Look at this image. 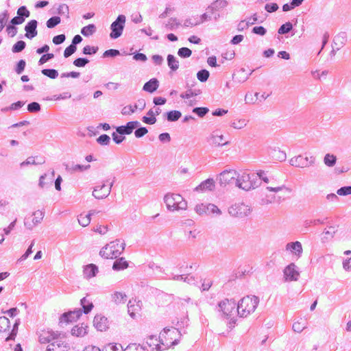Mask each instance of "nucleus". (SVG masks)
<instances>
[{
  "label": "nucleus",
  "mask_w": 351,
  "mask_h": 351,
  "mask_svg": "<svg viewBox=\"0 0 351 351\" xmlns=\"http://www.w3.org/2000/svg\"><path fill=\"white\" fill-rule=\"evenodd\" d=\"M219 311L223 318L228 321L230 328L236 324L238 313L237 303L234 300L224 299L218 304Z\"/></svg>",
  "instance_id": "obj_1"
},
{
  "label": "nucleus",
  "mask_w": 351,
  "mask_h": 351,
  "mask_svg": "<svg viewBox=\"0 0 351 351\" xmlns=\"http://www.w3.org/2000/svg\"><path fill=\"white\" fill-rule=\"evenodd\" d=\"M159 335L163 350L177 344L181 337L180 332L176 328H164Z\"/></svg>",
  "instance_id": "obj_2"
},
{
  "label": "nucleus",
  "mask_w": 351,
  "mask_h": 351,
  "mask_svg": "<svg viewBox=\"0 0 351 351\" xmlns=\"http://www.w3.org/2000/svg\"><path fill=\"white\" fill-rule=\"evenodd\" d=\"M258 302V298L256 296L243 298L240 302L237 304L238 313L242 317H247L255 311Z\"/></svg>",
  "instance_id": "obj_3"
},
{
  "label": "nucleus",
  "mask_w": 351,
  "mask_h": 351,
  "mask_svg": "<svg viewBox=\"0 0 351 351\" xmlns=\"http://www.w3.org/2000/svg\"><path fill=\"white\" fill-rule=\"evenodd\" d=\"M165 202L167 208L170 210H184L187 207V203L179 194L169 193L165 197Z\"/></svg>",
  "instance_id": "obj_4"
},
{
  "label": "nucleus",
  "mask_w": 351,
  "mask_h": 351,
  "mask_svg": "<svg viewBox=\"0 0 351 351\" xmlns=\"http://www.w3.org/2000/svg\"><path fill=\"white\" fill-rule=\"evenodd\" d=\"M124 250L123 243L112 241L107 244L100 251V255L106 259H113L118 257Z\"/></svg>",
  "instance_id": "obj_5"
},
{
  "label": "nucleus",
  "mask_w": 351,
  "mask_h": 351,
  "mask_svg": "<svg viewBox=\"0 0 351 351\" xmlns=\"http://www.w3.org/2000/svg\"><path fill=\"white\" fill-rule=\"evenodd\" d=\"M18 326L19 324L15 323L10 333V320L5 317H0V338H5V341L14 339L18 332Z\"/></svg>",
  "instance_id": "obj_6"
},
{
  "label": "nucleus",
  "mask_w": 351,
  "mask_h": 351,
  "mask_svg": "<svg viewBox=\"0 0 351 351\" xmlns=\"http://www.w3.org/2000/svg\"><path fill=\"white\" fill-rule=\"evenodd\" d=\"M254 176L248 173H243L237 178V186L242 189L248 191L254 187Z\"/></svg>",
  "instance_id": "obj_7"
},
{
  "label": "nucleus",
  "mask_w": 351,
  "mask_h": 351,
  "mask_svg": "<svg viewBox=\"0 0 351 351\" xmlns=\"http://www.w3.org/2000/svg\"><path fill=\"white\" fill-rule=\"evenodd\" d=\"M82 313L80 310H75L63 313L59 318V324L60 326H67L76 322L82 316Z\"/></svg>",
  "instance_id": "obj_8"
},
{
  "label": "nucleus",
  "mask_w": 351,
  "mask_h": 351,
  "mask_svg": "<svg viewBox=\"0 0 351 351\" xmlns=\"http://www.w3.org/2000/svg\"><path fill=\"white\" fill-rule=\"evenodd\" d=\"M125 23V16L124 15H119L117 20L111 25L112 32L110 36L112 38H117L122 34Z\"/></svg>",
  "instance_id": "obj_9"
},
{
  "label": "nucleus",
  "mask_w": 351,
  "mask_h": 351,
  "mask_svg": "<svg viewBox=\"0 0 351 351\" xmlns=\"http://www.w3.org/2000/svg\"><path fill=\"white\" fill-rule=\"evenodd\" d=\"M146 348L147 351H162L163 348H162V344L160 341V335L158 337L155 335H150L147 338L146 342Z\"/></svg>",
  "instance_id": "obj_10"
},
{
  "label": "nucleus",
  "mask_w": 351,
  "mask_h": 351,
  "mask_svg": "<svg viewBox=\"0 0 351 351\" xmlns=\"http://www.w3.org/2000/svg\"><path fill=\"white\" fill-rule=\"evenodd\" d=\"M313 162L314 160L313 157L308 158L307 156H304L302 155L294 156L291 159V164L293 166L301 168L306 167L313 164Z\"/></svg>",
  "instance_id": "obj_11"
},
{
  "label": "nucleus",
  "mask_w": 351,
  "mask_h": 351,
  "mask_svg": "<svg viewBox=\"0 0 351 351\" xmlns=\"http://www.w3.org/2000/svg\"><path fill=\"white\" fill-rule=\"evenodd\" d=\"M249 211V207L243 204H235L229 208L230 214L235 217L245 216Z\"/></svg>",
  "instance_id": "obj_12"
},
{
  "label": "nucleus",
  "mask_w": 351,
  "mask_h": 351,
  "mask_svg": "<svg viewBox=\"0 0 351 351\" xmlns=\"http://www.w3.org/2000/svg\"><path fill=\"white\" fill-rule=\"evenodd\" d=\"M111 184H101L95 187L93 192V196L97 199H103L106 197L110 192Z\"/></svg>",
  "instance_id": "obj_13"
},
{
  "label": "nucleus",
  "mask_w": 351,
  "mask_h": 351,
  "mask_svg": "<svg viewBox=\"0 0 351 351\" xmlns=\"http://www.w3.org/2000/svg\"><path fill=\"white\" fill-rule=\"evenodd\" d=\"M88 326L87 324L81 323L75 325L71 330V334L75 337H83L88 332Z\"/></svg>",
  "instance_id": "obj_14"
},
{
  "label": "nucleus",
  "mask_w": 351,
  "mask_h": 351,
  "mask_svg": "<svg viewBox=\"0 0 351 351\" xmlns=\"http://www.w3.org/2000/svg\"><path fill=\"white\" fill-rule=\"evenodd\" d=\"M93 326L97 330L106 331L108 328V319L101 315H96L93 319Z\"/></svg>",
  "instance_id": "obj_15"
},
{
  "label": "nucleus",
  "mask_w": 351,
  "mask_h": 351,
  "mask_svg": "<svg viewBox=\"0 0 351 351\" xmlns=\"http://www.w3.org/2000/svg\"><path fill=\"white\" fill-rule=\"evenodd\" d=\"M237 178V172L235 170H227L220 174L219 181L221 184H227Z\"/></svg>",
  "instance_id": "obj_16"
},
{
  "label": "nucleus",
  "mask_w": 351,
  "mask_h": 351,
  "mask_svg": "<svg viewBox=\"0 0 351 351\" xmlns=\"http://www.w3.org/2000/svg\"><path fill=\"white\" fill-rule=\"evenodd\" d=\"M43 212L40 210L34 211L32 215L26 219L25 225L31 228L33 226L40 223L43 219Z\"/></svg>",
  "instance_id": "obj_17"
},
{
  "label": "nucleus",
  "mask_w": 351,
  "mask_h": 351,
  "mask_svg": "<svg viewBox=\"0 0 351 351\" xmlns=\"http://www.w3.org/2000/svg\"><path fill=\"white\" fill-rule=\"evenodd\" d=\"M215 184L213 179L209 178L201 182L195 188V191L199 193L211 191L215 189Z\"/></svg>",
  "instance_id": "obj_18"
},
{
  "label": "nucleus",
  "mask_w": 351,
  "mask_h": 351,
  "mask_svg": "<svg viewBox=\"0 0 351 351\" xmlns=\"http://www.w3.org/2000/svg\"><path fill=\"white\" fill-rule=\"evenodd\" d=\"M58 334L49 330H42L39 332V341L41 343H47L58 338Z\"/></svg>",
  "instance_id": "obj_19"
},
{
  "label": "nucleus",
  "mask_w": 351,
  "mask_h": 351,
  "mask_svg": "<svg viewBox=\"0 0 351 351\" xmlns=\"http://www.w3.org/2000/svg\"><path fill=\"white\" fill-rule=\"evenodd\" d=\"M285 279L289 281L297 280L299 276V272L295 269L294 264H290L284 270Z\"/></svg>",
  "instance_id": "obj_20"
},
{
  "label": "nucleus",
  "mask_w": 351,
  "mask_h": 351,
  "mask_svg": "<svg viewBox=\"0 0 351 351\" xmlns=\"http://www.w3.org/2000/svg\"><path fill=\"white\" fill-rule=\"evenodd\" d=\"M138 125V121H130L125 126H119L117 128V132L119 134H130L133 130Z\"/></svg>",
  "instance_id": "obj_21"
},
{
  "label": "nucleus",
  "mask_w": 351,
  "mask_h": 351,
  "mask_svg": "<svg viewBox=\"0 0 351 351\" xmlns=\"http://www.w3.org/2000/svg\"><path fill=\"white\" fill-rule=\"evenodd\" d=\"M37 21L36 20L30 21L25 26V36L29 38H32L37 35Z\"/></svg>",
  "instance_id": "obj_22"
},
{
  "label": "nucleus",
  "mask_w": 351,
  "mask_h": 351,
  "mask_svg": "<svg viewBox=\"0 0 351 351\" xmlns=\"http://www.w3.org/2000/svg\"><path fill=\"white\" fill-rule=\"evenodd\" d=\"M286 249L295 254L297 257H300L302 252V247L299 241L288 243L286 246Z\"/></svg>",
  "instance_id": "obj_23"
},
{
  "label": "nucleus",
  "mask_w": 351,
  "mask_h": 351,
  "mask_svg": "<svg viewBox=\"0 0 351 351\" xmlns=\"http://www.w3.org/2000/svg\"><path fill=\"white\" fill-rule=\"evenodd\" d=\"M98 271L97 267L94 264H89L84 269V275L87 278H90L96 275Z\"/></svg>",
  "instance_id": "obj_24"
},
{
  "label": "nucleus",
  "mask_w": 351,
  "mask_h": 351,
  "mask_svg": "<svg viewBox=\"0 0 351 351\" xmlns=\"http://www.w3.org/2000/svg\"><path fill=\"white\" fill-rule=\"evenodd\" d=\"M158 88V82L156 79L154 78L145 84L143 90L149 93H153Z\"/></svg>",
  "instance_id": "obj_25"
},
{
  "label": "nucleus",
  "mask_w": 351,
  "mask_h": 351,
  "mask_svg": "<svg viewBox=\"0 0 351 351\" xmlns=\"http://www.w3.org/2000/svg\"><path fill=\"white\" fill-rule=\"evenodd\" d=\"M257 176H258L265 183H269L270 180H274V175L271 173L265 171L263 170H258L256 172Z\"/></svg>",
  "instance_id": "obj_26"
},
{
  "label": "nucleus",
  "mask_w": 351,
  "mask_h": 351,
  "mask_svg": "<svg viewBox=\"0 0 351 351\" xmlns=\"http://www.w3.org/2000/svg\"><path fill=\"white\" fill-rule=\"evenodd\" d=\"M128 263L124 258H121L114 261L112 265V269L114 270H122L128 268Z\"/></svg>",
  "instance_id": "obj_27"
},
{
  "label": "nucleus",
  "mask_w": 351,
  "mask_h": 351,
  "mask_svg": "<svg viewBox=\"0 0 351 351\" xmlns=\"http://www.w3.org/2000/svg\"><path fill=\"white\" fill-rule=\"evenodd\" d=\"M306 326V320L303 318L295 322L293 324V329L296 332H301Z\"/></svg>",
  "instance_id": "obj_28"
},
{
  "label": "nucleus",
  "mask_w": 351,
  "mask_h": 351,
  "mask_svg": "<svg viewBox=\"0 0 351 351\" xmlns=\"http://www.w3.org/2000/svg\"><path fill=\"white\" fill-rule=\"evenodd\" d=\"M81 304L82 306L83 312L85 314L90 313L94 306L93 302L86 298H83L81 300Z\"/></svg>",
  "instance_id": "obj_29"
},
{
  "label": "nucleus",
  "mask_w": 351,
  "mask_h": 351,
  "mask_svg": "<svg viewBox=\"0 0 351 351\" xmlns=\"http://www.w3.org/2000/svg\"><path fill=\"white\" fill-rule=\"evenodd\" d=\"M267 190L270 192H274V193H278V192H283L284 193H290L291 190L285 186L284 184L282 185H278L275 186H268L267 187Z\"/></svg>",
  "instance_id": "obj_30"
},
{
  "label": "nucleus",
  "mask_w": 351,
  "mask_h": 351,
  "mask_svg": "<svg viewBox=\"0 0 351 351\" xmlns=\"http://www.w3.org/2000/svg\"><path fill=\"white\" fill-rule=\"evenodd\" d=\"M78 222L82 227H86L90 222V213H82L78 217Z\"/></svg>",
  "instance_id": "obj_31"
},
{
  "label": "nucleus",
  "mask_w": 351,
  "mask_h": 351,
  "mask_svg": "<svg viewBox=\"0 0 351 351\" xmlns=\"http://www.w3.org/2000/svg\"><path fill=\"white\" fill-rule=\"evenodd\" d=\"M112 298L117 304H125L127 302V296L122 292H116Z\"/></svg>",
  "instance_id": "obj_32"
},
{
  "label": "nucleus",
  "mask_w": 351,
  "mask_h": 351,
  "mask_svg": "<svg viewBox=\"0 0 351 351\" xmlns=\"http://www.w3.org/2000/svg\"><path fill=\"white\" fill-rule=\"evenodd\" d=\"M140 310V305L136 301H130L128 303V311L132 316H134Z\"/></svg>",
  "instance_id": "obj_33"
},
{
  "label": "nucleus",
  "mask_w": 351,
  "mask_h": 351,
  "mask_svg": "<svg viewBox=\"0 0 351 351\" xmlns=\"http://www.w3.org/2000/svg\"><path fill=\"white\" fill-rule=\"evenodd\" d=\"M156 114L153 110H149L147 112V116H145L143 118V121L144 123L147 124H154L156 122V119L155 117Z\"/></svg>",
  "instance_id": "obj_34"
},
{
  "label": "nucleus",
  "mask_w": 351,
  "mask_h": 351,
  "mask_svg": "<svg viewBox=\"0 0 351 351\" xmlns=\"http://www.w3.org/2000/svg\"><path fill=\"white\" fill-rule=\"evenodd\" d=\"M168 65L173 71H176L179 68V62L173 55L167 56Z\"/></svg>",
  "instance_id": "obj_35"
},
{
  "label": "nucleus",
  "mask_w": 351,
  "mask_h": 351,
  "mask_svg": "<svg viewBox=\"0 0 351 351\" xmlns=\"http://www.w3.org/2000/svg\"><path fill=\"white\" fill-rule=\"evenodd\" d=\"M324 164L328 167H333L337 161V158L333 154H327L324 159Z\"/></svg>",
  "instance_id": "obj_36"
},
{
  "label": "nucleus",
  "mask_w": 351,
  "mask_h": 351,
  "mask_svg": "<svg viewBox=\"0 0 351 351\" xmlns=\"http://www.w3.org/2000/svg\"><path fill=\"white\" fill-rule=\"evenodd\" d=\"M208 204H204L203 203L197 204L195 206V211L199 215L208 214Z\"/></svg>",
  "instance_id": "obj_37"
},
{
  "label": "nucleus",
  "mask_w": 351,
  "mask_h": 351,
  "mask_svg": "<svg viewBox=\"0 0 351 351\" xmlns=\"http://www.w3.org/2000/svg\"><path fill=\"white\" fill-rule=\"evenodd\" d=\"M95 26L93 24H90L87 26H85L81 30V33L85 36H91L95 31Z\"/></svg>",
  "instance_id": "obj_38"
},
{
  "label": "nucleus",
  "mask_w": 351,
  "mask_h": 351,
  "mask_svg": "<svg viewBox=\"0 0 351 351\" xmlns=\"http://www.w3.org/2000/svg\"><path fill=\"white\" fill-rule=\"evenodd\" d=\"M46 351H66V348L59 343H52L48 345Z\"/></svg>",
  "instance_id": "obj_39"
},
{
  "label": "nucleus",
  "mask_w": 351,
  "mask_h": 351,
  "mask_svg": "<svg viewBox=\"0 0 351 351\" xmlns=\"http://www.w3.org/2000/svg\"><path fill=\"white\" fill-rule=\"evenodd\" d=\"M124 351H147L146 348L140 344L132 343L128 345Z\"/></svg>",
  "instance_id": "obj_40"
},
{
  "label": "nucleus",
  "mask_w": 351,
  "mask_h": 351,
  "mask_svg": "<svg viewBox=\"0 0 351 351\" xmlns=\"http://www.w3.org/2000/svg\"><path fill=\"white\" fill-rule=\"evenodd\" d=\"M212 285V281L210 278H204L201 280V285H197L202 291L208 290Z\"/></svg>",
  "instance_id": "obj_41"
},
{
  "label": "nucleus",
  "mask_w": 351,
  "mask_h": 351,
  "mask_svg": "<svg viewBox=\"0 0 351 351\" xmlns=\"http://www.w3.org/2000/svg\"><path fill=\"white\" fill-rule=\"evenodd\" d=\"M181 117V112L178 110L170 111L167 113V119L169 121H175Z\"/></svg>",
  "instance_id": "obj_42"
},
{
  "label": "nucleus",
  "mask_w": 351,
  "mask_h": 351,
  "mask_svg": "<svg viewBox=\"0 0 351 351\" xmlns=\"http://www.w3.org/2000/svg\"><path fill=\"white\" fill-rule=\"evenodd\" d=\"M293 28L292 24L289 22L286 23L281 25V27L278 29V34H284L290 32Z\"/></svg>",
  "instance_id": "obj_43"
},
{
  "label": "nucleus",
  "mask_w": 351,
  "mask_h": 351,
  "mask_svg": "<svg viewBox=\"0 0 351 351\" xmlns=\"http://www.w3.org/2000/svg\"><path fill=\"white\" fill-rule=\"evenodd\" d=\"M25 47V43L23 40H19L16 42L13 47H12V51L14 53H18L21 51H23Z\"/></svg>",
  "instance_id": "obj_44"
},
{
  "label": "nucleus",
  "mask_w": 351,
  "mask_h": 351,
  "mask_svg": "<svg viewBox=\"0 0 351 351\" xmlns=\"http://www.w3.org/2000/svg\"><path fill=\"white\" fill-rule=\"evenodd\" d=\"M60 23V18L59 16H53L50 18L47 21V26L48 28H53Z\"/></svg>",
  "instance_id": "obj_45"
},
{
  "label": "nucleus",
  "mask_w": 351,
  "mask_h": 351,
  "mask_svg": "<svg viewBox=\"0 0 351 351\" xmlns=\"http://www.w3.org/2000/svg\"><path fill=\"white\" fill-rule=\"evenodd\" d=\"M191 50L187 47H182L178 51V54L182 58H189L191 56Z\"/></svg>",
  "instance_id": "obj_46"
},
{
  "label": "nucleus",
  "mask_w": 351,
  "mask_h": 351,
  "mask_svg": "<svg viewBox=\"0 0 351 351\" xmlns=\"http://www.w3.org/2000/svg\"><path fill=\"white\" fill-rule=\"evenodd\" d=\"M42 73L51 79H55L58 75L57 71L55 69H43Z\"/></svg>",
  "instance_id": "obj_47"
},
{
  "label": "nucleus",
  "mask_w": 351,
  "mask_h": 351,
  "mask_svg": "<svg viewBox=\"0 0 351 351\" xmlns=\"http://www.w3.org/2000/svg\"><path fill=\"white\" fill-rule=\"evenodd\" d=\"M197 79L200 82H206L209 77V72L206 70H201L197 74Z\"/></svg>",
  "instance_id": "obj_48"
},
{
  "label": "nucleus",
  "mask_w": 351,
  "mask_h": 351,
  "mask_svg": "<svg viewBox=\"0 0 351 351\" xmlns=\"http://www.w3.org/2000/svg\"><path fill=\"white\" fill-rule=\"evenodd\" d=\"M17 14L22 18H27L29 16L30 12L25 6H21L18 9Z\"/></svg>",
  "instance_id": "obj_49"
},
{
  "label": "nucleus",
  "mask_w": 351,
  "mask_h": 351,
  "mask_svg": "<svg viewBox=\"0 0 351 351\" xmlns=\"http://www.w3.org/2000/svg\"><path fill=\"white\" fill-rule=\"evenodd\" d=\"M90 168V165H88L86 166L80 165H74L69 168L70 171H82Z\"/></svg>",
  "instance_id": "obj_50"
},
{
  "label": "nucleus",
  "mask_w": 351,
  "mask_h": 351,
  "mask_svg": "<svg viewBox=\"0 0 351 351\" xmlns=\"http://www.w3.org/2000/svg\"><path fill=\"white\" fill-rule=\"evenodd\" d=\"M76 46H75L74 45H70L69 47H67L64 51V56L65 58H68L70 56H71L73 53H75V51H76Z\"/></svg>",
  "instance_id": "obj_51"
},
{
  "label": "nucleus",
  "mask_w": 351,
  "mask_h": 351,
  "mask_svg": "<svg viewBox=\"0 0 351 351\" xmlns=\"http://www.w3.org/2000/svg\"><path fill=\"white\" fill-rule=\"evenodd\" d=\"M213 143L217 146H222L227 144V142L223 141L222 135H216L213 137Z\"/></svg>",
  "instance_id": "obj_52"
},
{
  "label": "nucleus",
  "mask_w": 351,
  "mask_h": 351,
  "mask_svg": "<svg viewBox=\"0 0 351 351\" xmlns=\"http://www.w3.org/2000/svg\"><path fill=\"white\" fill-rule=\"evenodd\" d=\"M337 193L339 195H351V186L341 187L337 190Z\"/></svg>",
  "instance_id": "obj_53"
},
{
  "label": "nucleus",
  "mask_w": 351,
  "mask_h": 351,
  "mask_svg": "<svg viewBox=\"0 0 351 351\" xmlns=\"http://www.w3.org/2000/svg\"><path fill=\"white\" fill-rule=\"evenodd\" d=\"M88 62V60L86 58H79L74 60L73 64L77 67L84 66Z\"/></svg>",
  "instance_id": "obj_54"
},
{
  "label": "nucleus",
  "mask_w": 351,
  "mask_h": 351,
  "mask_svg": "<svg viewBox=\"0 0 351 351\" xmlns=\"http://www.w3.org/2000/svg\"><path fill=\"white\" fill-rule=\"evenodd\" d=\"M27 110L31 112H38L40 110V104L37 102H32L27 106Z\"/></svg>",
  "instance_id": "obj_55"
},
{
  "label": "nucleus",
  "mask_w": 351,
  "mask_h": 351,
  "mask_svg": "<svg viewBox=\"0 0 351 351\" xmlns=\"http://www.w3.org/2000/svg\"><path fill=\"white\" fill-rule=\"evenodd\" d=\"M193 112L196 113L199 117H204L208 112V109L207 108H195L193 110Z\"/></svg>",
  "instance_id": "obj_56"
},
{
  "label": "nucleus",
  "mask_w": 351,
  "mask_h": 351,
  "mask_svg": "<svg viewBox=\"0 0 351 351\" xmlns=\"http://www.w3.org/2000/svg\"><path fill=\"white\" fill-rule=\"evenodd\" d=\"M97 51V47H90V46H85L83 48V53L84 54L90 55L93 53H95Z\"/></svg>",
  "instance_id": "obj_57"
},
{
  "label": "nucleus",
  "mask_w": 351,
  "mask_h": 351,
  "mask_svg": "<svg viewBox=\"0 0 351 351\" xmlns=\"http://www.w3.org/2000/svg\"><path fill=\"white\" fill-rule=\"evenodd\" d=\"M110 141V137L106 134H102L97 138V142L101 145H107Z\"/></svg>",
  "instance_id": "obj_58"
},
{
  "label": "nucleus",
  "mask_w": 351,
  "mask_h": 351,
  "mask_svg": "<svg viewBox=\"0 0 351 351\" xmlns=\"http://www.w3.org/2000/svg\"><path fill=\"white\" fill-rule=\"evenodd\" d=\"M53 53H46V54H44L41 56V58H40L39 60V63L40 64H45V62H47L49 60L53 58Z\"/></svg>",
  "instance_id": "obj_59"
},
{
  "label": "nucleus",
  "mask_w": 351,
  "mask_h": 351,
  "mask_svg": "<svg viewBox=\"0 0 351 351\" xmlns=\"http://www.w3.org/2000/svg\"><path fill=\"white\" fill-rule=\"evenodd\" d=\"M105 351H124L121 346L115 344H109L105 349Z\"/></svg>",
  "instance_id": "obj_60"
},
{
  "label": "nucleus",
  "mask_w": 351,
  "mask_h": 351,
  "mask_svg": "<svg viewBox=\"0 0 351 351\" xmlns=\"http://www.w3.org/2000/svg\"><path fill=\"white\" fill-rule=\"evenodd\" d=\"M252 32L261 36H263L266 33V29L262 26H256L253 28Z\"/></svg>",
  "instance_id": "obj_61"
},
{
  "label": "nucleus",
  "mask_w": 351,
  "mask_h": 351,
  "mask_svg": "<svg viewBox=\"0 0 351 351\" xmlns=\"http://www.w3.org/2000/svg\"><path fill=\"white\" fill-rule=\"evenodd\" d=\"M208 208V214L219 215L221 213L220 210L214 204H209Z\"/></svg>",
  "instance_id": "obj_62"
},
{
  "label": "nucleus",
  "mask_w": 351,
  "mask_h": 351,
  "mask_svg": "<svg viewBox=\"0 0 351 351\" xmlns=\"http://www.w3.org/2000/svg\"><path fill=\"white\" fill-rule=\"evenodd\" d=\"M65 40V36L64 34H60L58 36H56L53 38V43L55 45H59L62 43Z\"/></svg>",
  "instance_id": "obj_63"
},
{
  "label": "nucleus",
  "mask_w": 351,
  "mask_h": 351,
  "mask_svg": "<svg viewBox=\"0 0 351 351\" xmlns=\"http://www.w3.org/2000/svg\"><path fill=\"white\" fill-rule=\"evenodd\" d=\"M25 66V62L23 60H21L16 67V72L17 74H21L22 71L24 70Z\"/></svg>",
  "instance_id": "obj_64"
}]
</instances>
